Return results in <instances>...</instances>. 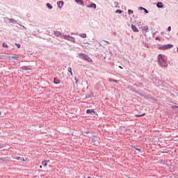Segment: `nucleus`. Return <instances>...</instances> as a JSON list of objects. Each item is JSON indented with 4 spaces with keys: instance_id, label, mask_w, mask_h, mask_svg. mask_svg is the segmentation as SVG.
<instances>
[{
    "instance_id": "nucleus-1",
    "label": "nucleus",
    "mask_w": 178,
    "mask_h": 178,
    "mask_svg": "<svg viewBox=\"0 0 178 178\" xmlns=\"http://www.w3.org/2000/svg\"><path fill=\"white\" fill-rule=\"evenodd\" d=\"M157 62L159 66L161 67H168V57L166 56L159 54L157 56Z\"/></svg>"
},
{
    "instance_id": "nucleus-2",
    "label": "nucleus",
    "mask_w": 178,
    "mask_h": 178,
    "mask_svg": "<svg viewBox=\"0 0 178 178\" xmlns=\"http://www.w3.org/2000/svg\"><path fill=\"white\" fill-rule=\"evenodd\" d=\"M79 56L81 59H83V60H86V62H89V63H92L94 62L92 60V59H91V58H90V56H88V55H87V54H86L84 53L79 54Z\"/></svg>"
},
{
    "instance_id": "nucleus-3",
    "label": "nucleus",
    "mask_w": 178,
    "mask_h": 178,
    "mask_svg": "<svg viewBox=\"0 0 178 178\" xmlns=\"http://www.w3.org/2000/svg\"><path fill=\"white\" fill-rule=\"evenodd\" d=\"M170 48H173V44H163L158 47V49L161 51H166V49H170Z\"/></svg>"
},
{
    "instance_id": "nucleus-4",
    "label": "nucleus",
    "mask_w": 178,
    "mask_h": 178,
    "mask_svg": "<svg viewBox=\"0 0 178 178\" xmlns=\"http://www.w3.org/2000/svg\"><path fill=\"white\" fill-rule=\"evenodd\" d=\"M86 115H90L91 116H94L96 115V116H98V113L95 112V109L91 108V109H87L86 111Z\"/></svg>"
},
{
    "instance_id": "nucleus-5",
    "label": "nucleus",
    "mask_w": 178,
    "mask_h": 178,
    "mask_svg": "<svg viewBox=\"0 0 178 178\" xmlns=\"http://www.w3.org/2000/svg\"><path fill=\"white\" fill-rule=\"evenodd\" d=\"M53 83L54 84H60V83L63 84V81H62V80L59 79L58 77L54 78Z\"/></svg>"
},
{
    "instance_id": "nucleus-6",
    "label": "nucleus",
    "mask_w": 178,
    "mask_h": 178,
    "mask_svg": "<svg viewBox=\"0 0 178 178\" xmlns=\"http://www.w3.org/2000/svg\"><path fill=\"white\" fill-rule=\"evenodd\" d=\"M64 3H65V2H63V1H57V6H58V9H62L63 8Z\"/></svg>"
},
{
    "instance_id": "nucleus-7",
    "label": "nucleus",
    "mask_w": 178,
    "mask_h": 178,
    "mask_svg": "<svg viewBox=\"0 0 178 178\" xmlns=\"http://www.w3.org/2000/svg\"><path fill=\"white\" fill-rule=\"evenodd\" d=\"M86 7L90 9H97V4L92 3L90 5H87Z\"/></svg>"
},
{
    "instance_id": "nucleus-8",
    "label": "nucleus",
    "mask_w": 178,
    "mask_h": 178,
    "mask_svg": "<svg viewBox=\"0 0 178 178\" xmlns=\"http://www.w3.org/2000/svg\"><path fill=\"white\" fill-rule=\"evenodd\" d=\"M14 159H16V161H22V162H26V161H27V158L24 159V157L20 156H15Z\"/></svg>"
},
{
    "instance_id": "nucleus-9",
    "label": "nucleus",
    "mask_w": 178,
    "mask_h": 178,
    "mask_svg": "<svg viewBox=\"0 0 178 178\" xmlns=\"http://www.w3.org/2000/svg\"><path fill=\"white\" fill-rule=\"evenodd\" d=\"M76 3H77V5H81V6H84V1L83 0H74Z\"/></svg>"
},
{
    "instance_id": "nucleus-10",
    "label": "nucleus",
    "mask_w": 178,
    "mask_h": 178,
    "mask_svg": "<svg viewBox=\"0 0 178 178\" xmlns=\"http://www.w3.org/2000/svg\"><path fill=\"white\" fill-rule=\"evenodd\" d=\"M131 27L134 33H138L139 31L138 28H137L134 24H131Z\"/></svg>"
},
{
    "instance_id": "nucleus-11",
    "label": "nucleus",
    "mask_w": 178,
    "mask_h": 178,
    "mask_svg": "<svg viewBox=\"0 0 178 178\" xmlns=\"http://www.w3.org/2000/svg\"><path fill=\"white\" fill-rule=\"evenodd\" d=\"M22 70H31V67L28 65H24L21 67Z\"/></svg>"
},
{
    "instance_id": "nucleus-12",
    "label": "nucleus",
    "mask_w": 178,
    "mask_h": 178,
    "mask_svg": "<svg viewBox=\"0 0 178 178\" xmlns=\"http://www.w3.org/2000/svg\"><path fill=\"white\" fill-rule=\"evenodd\" d=\"M10 23L13 24H17V21L16 19H13V18H8Z\"/></svg>"
},
{
    "instance_id": "nucleus-13",
    "label": "nucleus",
    "mask_w": 178,
    "mask_h": 178,
    "mask_svg": "<svg viewBox=\"0 0 178 178\" xmlns=\"http://www.w3.org/2000/svg\"><path fill=\"white\" fill-rule=\"evenodd\" d=\"M163 6H164V5H163V3H162V2H158L156 3V7L159 8V9L163 8Z\"/></svg>"
},
{
    "instance_id": "nucleus-14",
    "label": "nucleus",
    "mask_w": 178,
    "mask_h": 178,
    "mask_svg": "<svg viewBox=\"0 0 178 178\" xmlns=\"http://www.w3.org/2000/svg\"><path fill=\"white\" fill-rule=\"evenodd\" d=\"M9 59H13L14 60H17L19 59V56H9Z\"/></svg>"
},
{
    "instance_id": "nucleus-15",
    "label": "nucleus",
    "mask_w": 178,
    "mask_h": 178,
    "mask_svg": "<svg viewBox=\"0 0 178 178\" xmlns=\"http://www.w3.org/2000/svg\"><path fill=\"white\" fill-rule=\"evenodd\" d=\"M46 6L47 9H49V10H51V9H53L54 8V6H52V4L49 3H47Z\"/></svg>"
},
{
    "instance_id": "nucleus-16",
    "label": "nucleus",
    "mask_w": 178,
    "mask_h": 178,
    "mask_svg": "<svg viewBox=\"0 0 178 178\" xmlns=\"http://www.w3.org/2000/svg\"><path fill=\"white\" fill-rule=\"evenodd\" d=\"M70 35H63V38L69 41L70 40Z\"/></svg>"
},
{
    "instance_id": "nucleus-17",
    "label": "nucleus",
    "mask_w": 178,
    "mask_h": 178,
    "mask_svg": "<svg viewBox=\"0 0 178 178\" xmlns=\"http://www.w3.org/2000/svg\"><path fill=\"white\" fill-rule=\"evenodd\" d=\"M54 35H56V37H60L62 33L58 31H54Z\"/></svg>"
},
{
    "instance_id": "nucleus-18",
    "label": "nucleus",
    "mask_w": 178,
    "mask_h": 178,
    "mask_svg": "<svg viewBox=\"0 0 178 178\" xmlns=\"http://www.w3.org/2000/svg\"><path fill=\"white\" fill-rule=\"evenodd\" d=\"M69 41H71V42H74V44L77 43V42H76V38L73 36H70Z\"/></svg>"
},
{
    "instance_id": "nucleus-19",
    "label": "nucleus",
    "mask_w": 178,
    "mask_h": 178,
    "mask_svg": "<svg viewBox=\"0 0 178 178\" xmlns=\"http://www.w3.org/2000/svg\"><path fill=\"white\" fill-rule=\"evenodd\" d=\"M78 35L81 38H87V33H78Z\"/></svg>"
},
{
    "instance_id": "nucleus-20",
    "label": "nucleus",
    "mask_w": 178,
    "mask_h": 178,
    "mask_svg": "<svg viewBox=\"0 0 178 178\" xmlns=\"http://www.w3.org/2000/svg\"><path fill=\"white\" fill-rule=\"evenodd\" d=\"M142 30L143 31H146V33H148L149 31V27L148 26H145L142 28Z\"/></svg>"
},
{
    "instance_id": "nucleus-21",
    "label": "nucleus",
    "mask_w": 178,
    "mask_h": 178,
    "mask_svg": "<svg viewBox=\"0 0 178 178\" xmlns=\"http://www.w3.org/2000/svg\"><path fill=\"white\" fill-rule=\"evenodd\" d=\"M108 81H110L111 83H118V80L113 79H111V78L108 79Z\"/></svg>"
},
{
    "instance_id": "nucleus-22",
    "label": "nucleus",
    "mask_w": 178,
    "mask_h": 178,
    "mask_svg": "<svg viewBox=\"0 0 178 178\" xmlns=\"http://www.w3.org/2000/svg\"><path fill=\"white\" fill-rule=\"evenodd\" d=\"M132 148H134L136 149V151H138V152H140L141 154H143V150L136 146H131Z\"/></svg>"
},
{
    "instance_id": "nucleus-23",
    "label": "nucleus",
    "mask_w": 178,
    "mask_h": 178,
    "mask_svg": "<svg viewBox=\"0 0 178 178\" xmlns=\"http://www.w3.org/2000/svg\"><path fill=\"white\" fill-rule=\"evenodd\" d=\"M136 118H141L143 116H145V113H143L142 114H136L135 115Z\"/></svg>"
},
{
    "instance_id": "nucleus-24",
    "label": "nucleus",
    "mask_w": 178,
    "mask_h": 178,
    "mask_svg": "<svg viewBox=\"0 0 178 178\" xmlns=\"http://www.w3.org/2000/svg\"><path fill=\"white\" fill-rule=\"evenodd\" d=\"M68 73H70L71 76H73V72L72 71V67H69L67 69Z\"/></svg>"
},
{
    "instance_id": "nucleus-25",
    "label": "nucleus",
    "mask_w": 178,
    "mask_h": 178,
    "mask_svg": "<svg viewBox=\"0 0 178 178\" xmlns=\"http://www.w3.org/2000/svg\"><path fill=\"white\" fill-rule=\"evenodd\" d=\"M42 166H44V167L47 166L48 165L47 161H45V160H43L42 161Z\"/></svg>"
},
{
    "instance_id": "nucleus-26",
    "label": "nucleus",
    "mask_w": 178,
    "mask_h": 178,
    "mask_svg": "<svg viewBox=\"0 0 178 178\" xmlns=\"http://www.w3.org/2000/svg\"><path fill=\"white\" fill-rule=\"evenodd\" d=\"M115 13H117L118 15H122V13H123V10H115Z\"/></svg>"
},
{
    "instance_id": "nucleus-27",
    "label": "nucleus",
    "mask_w": 178,
    "mask_h": 178,
    "mask_svg": "<svg viewBox=\"0 0 178 178\" xmlns=\"http://www.w3.org/2000/svg\"><path fill=\"white\" fill-rule=\"evenodd\" d=\"M2 47H3L4 48H9V45H8V44H6V42H3Z\"/></svg>"
},
{
    "instance_id": "nucleus-28",
    "label": "nucleus",
    "mask_w": 178,
    "mask_h": 178,
    "mask_svg": "<svg viewBox=\"0 0 178 178\" xmlns=\"http://www.w3.org/2000/svg\"><path fill=\"white\" fill-rule=\"evenodd\" d=\"M154 79L156 83H157V84H159V83H161V80H159V79L153 77V79Z\"/></svg>"
},
{
    "instance_id": "nucleus-29",
    "label": "nucleus",
    "mask_w": 178,
    "mask_h": 178,
    "mask_svg": "<svg viewBox=\"0 0 178 178\" xmlns=\"http://www.w3.org/2000/svg\"><path fill=\"white\" fill-rule=\"evenodd\" d=\"M92 97H94V93L91 92L90 94L88 95V98H92Z\"/></svg>"
},
{
    "instance_id": "nucleus-30",
    "label": "nucleus",
    "mask_w": 178,
    "mask_h": 178,
    "mask_svg": "<svg viewBox=\"0 0 178 178\" xmlns=\"http://www.w3.org/2000/svg\"><path fill=\"white\" fill-rule=\"evenodd\" d=\"M15 45H16L17 48H22V44L19 43L15 42Z\"/></svg>"
},
{
    "instance_id": "nucleus-31",
    "label": "nucleus",
    "mask_w": 178,
    "mask_h": 178,
    "mask_svg": "<svg viewBox=\"0 0 178 178\" xmlns=\"http://www.w3.org/2000/svg\"><path fill=\"white\" fill-rule=\"evenodd\" d=\"M134 13V11L133 10H128V15H133Z\"/></svg>"
},
{
    "instance_id": "nucleus-32",
    "label": "nucleus",
    "mask_w": 178,
    "mask_h": 178,
    "mask_svg": "<svg viewBox=\"0 0 178 178\" xmlns=\"http://www.w3.org/2000/svg\"><path fill=\"white\" fill-rule=\"evenodd\" d=\"M6 145L0 143V149H1V148H6Z\"/></svg>"
},
{
    "instance_id": "nucleus-33",
    "label": "nucleus",
    "mask_w": 178,
    "mask_h": 178,
    "mask_svg": "<svg viewBox=\"0 0 178 178\" xmlns=\"http://www.w3.org/2000/svg\"><path fill=\"white\" fill-rule=\"evenodd\" d=\"M148 99H152V101H155V98L151 97V96H147Z\"/></svg>"
},
{
    "instance_id": "nucleus-34",
    "label": "nucleus",
    "mask_w": 178,
    "mask_h": 178,
    "mask_svg": "<svg viewBox=\"0 0 178 178\" xmlns=\"http://www.w3.org/2000/svg\"><path fill=\"white\" fill-rule=\"evenodd\" d=\"M74 80H75V83L79 84V79H77V77L75 76Z\"/></svg>"
},
{
    "instance_id": "nucleus-35",
    "label": "nucleus",
    "mask_w": 178,
    "mask_h": 178,
    "mask_svg": "<svg viewBox=\"0 0 178 178\" xmlns=\"http://www.w3.org/2000/svg\"><path fill=\"white\" fill-rule=\"evenodd\" d=\"M143 10H144V13H146V14L149 13V11H148V10H147L146 8H144Z\"/></svg>"
},
{
    "instance_id": "nucleus-36",
    "label": "nucleus",
    "mask_w": 178,
    "mask_h": 178,
    "mask_svg": "<svg viewBox=\"0 0 178 178\" xmlns=\"http://www.w3.org/2000/svg\"><path fill=\"white\" fill-rule=\"evenodd\" d=\"M135 93L138 94V95H142L141 92H140V91H138V90H135Z\"/></svg>"
},
{
    "instance_id": "nucleus-37",
    "label": "nucleus",
    "mask_w": 178,
    "mask_h": 178,
    "mask_svg": "<svg viewBox=\"0 0 178 178\" xmlns=\"http://www.w3.org/2000/svg\"><path fill=\"white\" fill-rule=\"evenodd\" d=\"M168 31H172V26H168L167 29Z\"/></svg>"
},
{
    "instance_id": "nucleus-38",
    "label": "nucleus",
    "mask_w": 178,
    "mask_h": 178,
    "mask_svg": "<svg viewBox=\"0 0 178 178\" xmlns=\"http://www.w3.org/2000/svg\"><path fill=\"white\" fill-rule=\"evenodd\" d=\"M145 8L144 7H139L138 10H144Z\"/></svg>"
},
{
    "instance_id": "nucleus-39",
    "label": "nucleus",
    "mask_w": 178,
    "mask_h": 178,
    "mask_svg": "<svg viewBox=\"0 0 178 178\" xmlns=\"http://www.w3.org/2000/svg\"><path fill=\"white\" fill-rule=\"evenodd\" d=\"M91 141H92V143H95L97 141V140H95V138H92Z\"/></svg>"
},
{
    "instance_id": "nucleus-40",
    "label": "nucleus",
    "mask_w": 178,
    "mask_h": 178,
    "mask_svg": "<svg viewBox=\"0 0 178 178\" xmlns=\"http://www.w3.org/2000/svg\"><path fill=\"white\" fill-rule=\"evenodd\" d=\"M155 40H159V41H161V38H160L159 36H156V37L155 38Z\"/></svg>"
},
{
    "instance_id": "nucleus-41",
    "label": "nucleus",
    "mask_w": 178,
    "mask_h": 178,
    "mask_svg": "<svg viewBox=\"0 0 178 178\" xmlns=\"http://www.w3.org/2000/svg\"><path fill=\"white\" fill-rule=\"evenodd\" d=\"M154 31H155V29H153V31H152V33L153 35H155V32H154Z\"/></svg>"
},
{
    "instance_id": "nucleus-42",
    "label": "nucleus",
    "mask_w": 178,
    "mask_h": 178,
    "mask_svg": "<svg viewBox=\"0 0 178 178\" xmlns=\"http://www.w3.org/2000/svg\"><path fill=\"white\" fill-rule=\"evenodd\" d=\"M86 134H88L90 133V131L87 130L85 131Z\"/></svg>"
},
{
    "instance_id": "nucleus-43",
    "label": "nucleus",
    "mask_w": 178,
    "mask_h": 178,
    "mask_svg": "<svg viewBox=\"0 0 178 178\" xmlns=\"http://www.w3.org/2000/svg\"><path fill=\"white\" fill-rule=\"evenodd\" d=\"M118 67H119L120 69H123V67H122L121 65H119Z\"/></svg>"
},
{
    "instance_id": "nucleus-44",
    "label": "nucleus",
    "mask_w": 178,
    "mask_h": 178,
    "mask_svg": "<svg viewBox=\"0 0 178 178\" xmlns=\"http://www.w3.org/2000/svg\"><path fill=\"white\" fill-rule=\"evenodd\" d=\"M72 34H75L76 35H78L79 33H72Z\"/></svg>"
},
{
    "instance_id": "nucleus-45",
    "label": "nucleus",
    "mask_w": 178,
    "mask_h": 178,
    "mask_svg": "<svg viewBox=\"0 0 178 178\" xmlns=\"http://www.w3.org/2000/svg\"><path fill=\"white\" fill-rule=\"evenodd\" d=\"M44 161H47V163H48L49 162H50L49 160H44Z\"/></svg>"
},
{
    "instance_id": "nucleus-46",
    "label": "nucleus",
    "mask_w": 178,
    "mask_h": 178,
    "mask_svg": "<svg viewBox=\"0 0 178 178\" xmlns=\"http://www.w3.org/2000/svg\"><path fill=\"white\" fill-rule=\"evenodd\" d=\"M40 169H42V165L39 166Z\"/></svg>"
},
{
    "instance_id": "nucleus-47",
    "label": "nucleus",
    "mask_w": 178,
    "mask_h": 178,
    "mask_svg": "<svg viewBox=\"0 0 178 178\" xmlns=\"http://www.w3.org/2000/svg\"><path fill=\"white\" fill-rule=\"evenodd\" d=\"M105 42H106L107 44H109V42L104 40Z\"/></svg>"
},
{
    "instance_id": "nucleus-48",
    "label": "nucleus",
    "mask_w": 178,
    "mask_h": 178,
    "mask_svg": "<svg viewBox=\"0 0 178 178\" xmlns=\"http://www.w3.org/2000/svg\"><path fill=\"white\" fill-rule=\"evenodd\" d=\"M0 159H1V161H3V157H1Z\"/></svg>"
},
{
    "instance_id": "nucleus-49",
    "label": "nucleus",
    "mask_w": 178,
    "mask_h": 178,
    "mask_svg": "<svg viewBox=\"0 0 178 178\" xmlns=\"http://www.w3.org/2000/svg\"><path fill=\"white\" fill-rule=\"evenodd\" d=\"M42 90H45V87H42Z\"/></svg>"
},
{
    "instance_id": "nucleus-50",
    "label": "nucleus",
    "mask_w": 178,
    "mask_h": 178,
    "mask_svg": "<svg viewBox=\"0 0 178 178\" xmlns=\"http://www.w3.org/2000/svg\"><path fill=\"white\" fill-rule=\"evenodd\" d=\"M39 127H40V128L42 127V125H39Z\"/></svg>"
},
{
    "instance_id": "nucleus-51",
    "label": "nucleus",
    "mask_w": 178,
    "mask_h": 178,
    "mask_svg": "<svg viewBox=\"0 0 178 178\" xmlns=\"http://www.w3.org/2000/svg\"><path fill=\"white\" fill-rule=\"evenodd\" d=\"M115 8H120V6H115Z\"/></svg>"
},
{
    "instance_id": "nucleus-52",
    "label": "nucleus",
    "mask_w": 178,
    "mask_h": 178,
    "mask_svg": "<svg viewBox=\"0 0 178 178\" xmlns=\"http://www.w3.org/2000/svg\"><path fill=\"white\" fill-rule=\"evenodd\" d=\"M177 51L178 52V47H177Z\"/></svg>"
},
{
    "instance_id": "nucleus-53",
    "label": "nucleus",
    "mask_w": 178,
    "mask_h": 178,
    "mask_svg": "<svg viewBox=\"0 0 178 178\" xmlns=\"http://www.w3.org/2000/svg\"><path fill=\"white\" fill-rule=\"evenodd\" d=\"M0 115H2V112L0 111Z\"/></svg>"
},
{
    "instance_id": "nucleus-54",
    "label": "nucleus",
    "mask_w": 178,
    "mask_h": 178,
    "mask_svg": "<svg viewBox=\"0 0 178 178\" xmlns=\"http://www.w3.org/2000/svg\"><path fill=\"white\" fill-rule=\"evenodd\" d=\"M152 80H155V79L153 78V79H152Z\"/></svg>"
},
{
    "instance_id": "nucleus-55",
    "label": "nucleus",
    "mask_w": 178,
    "mask_h": 178,
    "mask_svg": "<svg viewBox=\"0 0 178 178\" xmlns=\"http://www.w3.org/2000/svg\"><path fill=\"white\" fill-rule=\"evenodd\" d=\"M93 137H96L95 135H93Z\"/></svg>"
},
{
    "instance_id": "nucleus-56",
    "label": "nucleus",
    "mask_w": 178,
    "mask_h": 178,
    "mask_svg": "<svg viewBox=\"0 0 178 178\" xmlns=\"http://www.w3.org/2000/svg\"><path fill=\"white\" fill-rule=\"evenodd\" d=\"M24 27V29H26V27H24V26H23Z\"/></svg>"
}]
</instances>
